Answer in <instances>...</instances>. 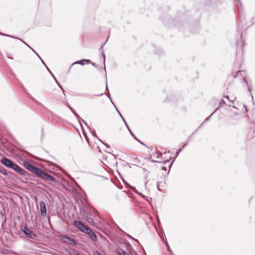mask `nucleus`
<instances>
[{"instance_id": "nucleus-1", "label": "nucleus", "mask_w": 255, "mask_h": 255, "mask_svg": "<svg viewBox=\"0 0 255 255\" xmlns=\"http://www.w3.org/2000/svg\"><path fill=\"white\" fill-rule=\"evenodd\" d=\"M1 162L5 166L12 169L15 172L18 173L21 175L23 176L26 179L29 174L23 168H21L18 165L14 163L11 160L6 157H2L1 159Z\"/></svg>"}, {"instance_id": "nucleus-2", "label": "nucleus", "mask_w": 255, "mask_h": 255, "mask_svg": "<svg viewBox=\"0 0 255 255\" xmlns=\"http://www.w3.org/2000/svg\"><path fill=\"white\" fill-rule=\"evenodd\" d=\"M23 166L26 169L35 174L37 177L39 176L42 171L41 169L29 163L28 162H24Z\"/></svg>"}, {"instance_id": "nucleus-3", "label": "nucleus", "mask_w": 255, "mask_h": 255, "mask_svg": "<svg viewBox=\"0 0 255 255\" xmlns=\"http://www.w3.org/2000/svg\"><path fill=\"white\" fill-rule=\"evenodd\" d=\"M38 177L42 179L43 181L47 182L50 184L53 182H55L56 181V179L54 177L48 174L43 170H42Z\"/></svg>"}, {"instance_id": "nucleus-4", "label": "nucleus", "mask_w": 255, "mask_h": 255, "mask_svg": "<svg viewBox=\"0 0 255 255\" xmlns=\"http://www.w3.org/2000/svg\"><path fill=\"white\" fill-rule=\"evenodd\" d=\"M21 229L22 231L27 236L28 238L31 239H35L37 237V235L27 228L26 226H21Z\"/></svg>"}, {"instance_id": "nucleus-5", "label": "nucleus", "mask_w": 255, "mask_h": 255, "mask_svg": "<svg viewBox=\"0 0 255 255\" xmlns=\"http://www.w3.org/2000/svg\"><path fill=\"white\" fill-rule=\"evenodd\" d=\"M62 240L65 243L70 245L75 246L77 245V243L75 239L66 235L62 236Z\"/></svg>"}, {"instance_id": "nucleus-6", "label": "nucleus", "mask_w": 255, "mask_h": 255, "mask_svg": "<svg viewBox=\"0 0 255 255\" xmlns=\"http://www.w3.org/2000/svg\"><path fill=\"white\" fill-rule=\"evenodd\" d=\"M74 225L77 228L80 229L81 232H85L87 229H89V226L84 225L80 221H74Z\"/></svg>"}, {"instance_id": "nucleus-7", "label": "nucleus", "mask_w": 255, "mask_h": 255, "mask_svg": "<svg viewBox=\"0 0 255 255\" xmlns=\"http://www.w3.org/2000/svg\"><path fill=\"white\" fill-rule=\"evenodd\" d=\"M85 233H86L87 234H88L91 238V239L93 241H97V237L95 233L93 231V230L89 227V229H87V230L86 231Z\"/></svg>"}, {"instance_id": "nucleus-8", "label": "nucleus", "mask_w": 255, "mask_h": 255, "mask_svg": "<svg viewBox=\"0 0 255 255\" xmlns=\"http://www.w3.org/2000/svg\"><path fill=\"white\" fill-rule=\"evenodd\" d=\"M41 215L44 217L46 215V205L44 201H41L39 203Z\"/></svg>"}, {"instance_id": "nucleus-9", "label": "nucleus", "mask_w": 255, "mask_h": 255, "mask_svg": "<svg viewBox=\"0 0 255 255\" xmlns=\"http://www.w3.org/2000/svg\"><path fill=\"white\" fill-rule=\"evenodd\" d=\"M68 107L70 108V109L71 110V111L73 112V113L74 114V115L76 116V117L77 118V120L78 121H80L81 120V118L80 117V116L78 115V114L76 112V111H75V110L72 108L69 105H68Z\"/></svg>"}, {"instance_id": "nucleus-10", "label": "nucleus", "mask_w": 255, "mask_h": 255, "mask_svg": "<svg viewBox=\"0 0 255 255\" xmlns=\"http://www.w3.org/2000/svg\"><path fill=\"white\" fill-rule=\"evenodd\" d=\"M117 253L118 255H129L128 254L121 249L117 250Z\"/></svg>"}, {"instance_id": "nucleus-11", "label": "nucleus", "mask_w": 255, "mask_h": 255, "mask_svg": "<svg viewBox=\"0 0 255 255\" xmlns=\"http://www.w3.org/2000/svg\"><path fill=\"white\" fill-rule=\"evenodd\" d=\"M52 76L54 79V80L55 81V82L58 85L59 87L60 88L63 90V93H64V91L62 86L59 83V82H58V81L57 80V79H56L55 77L54 76V75L53 74H52Z\"/></svg>"}, {"instance_id": "nucleus-12", "label": "nucleus", "mask_w": 255, "mask_h": 255, "mask_svg": "<svg viewBox=\"0 0 255 255\" xmlns=\"http://www.w3.org/2000/svg\"><path fill=\"white\" fill-rule=\"evenodd\" d=\"M105 43H103L101 45V47L100 48V49H101V53L103 55V59H104V63H105V55L104 53V51H103V46L104 45H105Z\"/></svg>"}, {"instance_id": "nucleus-13", "label": "nucleus", "mask_w": 255, "mask_h": 255, "mask_svg": "<svg viewBox=\"0 0 255 255\" xmlns=\"http://www.w3.org/2000/svg\"><path fill=\"white\" fill-rule=\"evenodd\" d=\"M75 64H80V65H84L85 63H84V60H80V61H78L77 62H75L74 63H73L72 65H71V66H72L73 65H75Z\"/></svg>"}, {"instance_id": "nucleus-14", "label": "nucleus", "mask_w": 255, "mask_h": 255, "mask_svg": "<svg viewBox=\"0 0 255 255\" xmlns=\"http://www.w3.org/2000/svg\"><path fill=\"white\" fill-rule=\"evenodd\" d=\"M182 150V148H180V149H179V150L178 151H176L175 156L174 157V159L170 163V167H171V165L172 164V163L174 162L175 158L178 156V154L179 153V152L180 151H181Z\"/></svg>"}, {"instance_id": "nucleus-15", "label": "nucleus", "mask_w": 255, "mask_h": 255, "mask_svg": "<svg viewBox=\"0 0 255 255\" xmlns=\"http://www.w3.org/2000/svg\"><path fill=\"white\" fill-rule=\"evenodd\" d=\"M244 81H245V82H246L247 84V86H248V91L249 92L251 93L252 92V86L251 85H248V81L247 80H246V79L245 78L244 79Z\"/></svg>"}, {"instance_id": "nucleus-16", "label": "nucleus", "mask_w": 255, "mask_h": 255, "mask_svg": "<svg viewBox=\"0 0 255 255\" xmlns=\"http://www.w3.org/2000/svg\"><path fill=\"white\" fill-rule=\"evenodd\" d=\"M0 172L4 175H7L8 174V171L4 168L0 169Z\"/></svg>"}, {"instance_id": "nucleus-17", "label": "nucleus", "mask_w": 255, "mask_h": 255, "mask_svg": "<svg viewBox=\"0 0 255 255\" xmlns=\"http://www.w3.org/2000/svg\"><path fill=\"white\" fill-rule=\"evenodd\" d=\"M107 97L110 99L111 102L112 103V104H113V105L115 106L117 112L118 113V114H119V113H120L119 112V111L118 110V109H117V108L116 107V106H115V105L114 104V103L112 102V99H111V96L110 95L109 93H108V94L107 95Z\"/></svg>"}, {"instance_id": "nucleus-18", "label": "nucleus", "mask_w": 255, "mask_h": 255, "mask_svg": "<svg viewBox=\"0 0 255 255\" xmlns=\"http://www.w3.org/2000/svg\"><path fill=\"white\" fill-rule=\"evenodd\" d=\"M216 110H215L209 117H208L201 125V126H202L205 122L208 121L210 117L212 116V115L216 112Z\"/></svg>"}, {"instance_id": "nucleus-19", "label": "nucleus", "mask_w": 255, "mask_h": 255, "mask_svg": "<svg viewBox=\"0 0 255 255\" xmlns=\"http://www.w3.org/2000/svg\"><path fill=\"white\" fill-rule=\"evenodd\" d=\"M156 155V157L157 158H161V157L162 156V154H159L157 152H156L155 153L153 154V156Z\"/></svg>"}, {"instance_id": "nucleus-20", "label": "nucleus", "mask_w": 255, "mask_h": 255, "mask_svg": "<svg viewBox=\"0 0 255 255\" xmlns=\"http://www.w3.org/2000/svg\"><path fill=\"white\" fill-rule=\"evenodd\" d=\"M122 120L123 121H124L127 128H128V130H129L130 129V128H129L128 125L127 124V122H126V121L125 120V119H124L123 117H122Z\"/></svg>"}, {"instance_id": "nucleus-21", "label": "nucleus", "mask_w": 255, "mask_h": 255, "mask_svg": "<svg viewBox=\"0 0 255 255\" xmlns=\"http://www.w3.org/2000/svg\"><path fill=\"white\" fill-rule=\"evenodd\" d=\"M165 246H166V247L167 249V250L170 252H171V250L170 249V248H169V246L168 244V243H167V242L166 241V242H165Z\"/></svg>"}, {"instance_id": "nucleus-22", "label": "nucleus", "mask_w": 255, "mask_h": 255, "mask_svg": "<svg viewBox=\"0 0 255 255\" xmlns=\"http://www.w3.org/2000/svg\"><path fill=\"white\" fill-rule=\"evenodd\" d=\"M99 141H100L102 144H103L104 145H105V146L106 147H107V148H110V146H109L108 144H106L104 142H103L102 140H101V139H99Z\"/></svg>"}, {"instance_id": "nucleus-23", "label": "nucleus", "mask_w": 255, "mask_h": 255, "mask_svg": "<svg viewBox=\"0 0 255 255\" xmlns=\"http://www.w3.org/2000/svg\"><path fill=\"white\" fill-rule=\"evenodd\" d=\"M130 189L133 191H134V192H136V193H138V192L137 191V190L136 189V188L134 187H132V186H130Z\"/></svg>"}, {"instance_id": "nucleus-24", "label": "nucleus", "mask_w": 255, "mask_h": 255, "mask_svg": "<svg viewBox=\"0 0 255 255\" xmlns=\"http://www.w3.org/2000/svg\"><path fill=\"white\" fill-rule=\"evenodd\" d=\"M79 121V124L81 125V126H82V122H83V123H84V124H85L87 126V124H86V123L85 122V121H84L83 119H82L81 118L80 122V121Z\"/></svg>"}, {"instance_id": "nucleus-25", "label": "nucleus", "mask_w": 255, "mask_h": 255, "mask_svg": "<svg viewBox=\"0 0 255 255\" xmlns=\"http://www.w3.org/2000/svg\"><path fill=\"white\" fill-rule=\"evenodd\" d=\"M84 62H85L86 64H90L91 63V61L89 59H84Z\"/></svg>"}, {"instance_id": "nucleus-26", "label": "nucleus", "mask_w": 255, "mask_h": 255, "mask_svg": "<svg viewBox=\"0 0 255 255\" xmlns=\"http://www.w3.org/2000/svg\"><path fill=\"white\" fill-rule=\"evenodd\" d=\"M139 196H140L141 197H142V198L145 199V196L143 195L140 192H138V193H137Z\"/></svg>"}, {"instance_id": "nucleus-27", "label": "nucleus", "mask_w": 255, "mask_h": 255, "mask_svg": "<svg viewBox=\"0 0 255 255\" xmlns=\"http://www.w3.org/2000/svg\"><path fill=\"white\" fill-rule=\"evenodd\" d=\"M87 221L90 223H92L93 222V221L92 220V219H89L88 218V219L87 220Z\"/></svg>"}, {"instance_id": "nucleus-28", "label": "nucleus", "mask_w": 255, "mask_h": 255, "mask_svg": "<svg viewBox=\"0 0 255 255\" xmlns=\"http://www.w3.org/2000/svg\"><path fill=\"white\" fill-rule=\"evenodd\" d=\"M1 35H4V36H9V37H11L12 38H15L14 36H11V35H6V34H1Z\"/></svg>"}, {"instance_id": "nucleus-29", "label": "nucleus", "mask_w": 255, "mask_h": 255, "mask_svg": "<svg viewBox=\"0 0 255 255\" xmlns=\"http://www.w3.org/2000/svg\"><path fill=\"white\" fill-rule=\"evenodd\" d=\"M46 68L47 69V70L48 71V72L52 75V74H53V73L51 72V71L50 70V69L48 68V67L47 66H46Z\"/></svg>"}, {"instance_id": "nucleus-30", "label": "nucleus", "mask_w": 255, "mask_h": 255, "mask_svg": "<svg viewBox=\"0 0 255 255\" xmlns=\"http://www.w3.org/2000/svg\"><path fill=\"white\" fill-rule=\"evenodd\" d=\"M129 132H130V133L132 135V136H134V133L131 131V130H130V129L129 130H128Z\"/></svg>"}, {"instance_id": "nucleus-31", "label": "nucleus", "mask_w": 255, "mask_h": 255, "mask_svg": "<svg viewBox=\"0 0 255 255\" xmlns=\"http://www.w3.org/2000/svg\"><path fill=\"white\" fill-rule=\"evenodd\" d=\"M106 91H107L108 92H109V89H108V88L107 81H106Z\"/></svg>"}, {"instance_id": "nucleus-32", "label": "nucleus", "mask_w": 255, "mask_h": 255, "mask_svg": "<svg viewBox=\"0 0 255 255\" xmlns=\"http://www.w3.org/2000/svg\"><path fill=\"white\" fill-rule=\"evenodd\" d=\"M138 142H139L141 144L144 145V146H146L145 144L144 143H143V142H141L140 141H139L138 139L137 140Z\"/></svg>"}, {"instance_id": "nucleus-33", "label": "nucleus", "mask_w": 255, "mask_h": 255, "mask_svg": "<svg viewBox=\"0 0 255 255\" xmlns=\"http://www.w3.org/2000/svg\"><path fill=\"white\" fill-rule=\"evenodd\" d=\"M40 60H41L42 64H44L45 65V66L46 67V65L45 63L44 62V61L42 59H41Z\"/></svg>"}, {"instance_id": "nucleus-34", "label": "nucleus", "mask_w": 255, "mask_h": 255, "mask_svg": "<svg viewBox=\"0 0 255 255\" xmlns=\"http://www.w3.org/2000/svg\"><path fill=\"white\" fill-rule=\"evenodd\" d=\"M151 161L153 162H157V163H160L161 162L160 161L154 160H152Z\"/></svg>"}, {"instance_id": "nucleus-35", "label": "nucleus", "mask_w": 255, "mask_h": 255, "mask_svg": "<svg viewBox=\"0 0 255 255\" xmlns=\"http://www.w3.org/2000/svg\"><path fill=\"white\" fill-rule=\"evenodd\" d=\"M157 187L158 190H160V189L159 187V183L158 182L157 183Z\"/></svg>"}, {"instance_id": "nucleus-36", "label": "nucleus", "mask_w": 255, "mask_h": 255, "mask_svg": "<svg viewBox=\"0 0 255 255\" xmlns=\"http://www.w3.org/2000/svg\"><path fill=\"white\" fill-rule=\"evenodd\" d=\"M91 64L93 66L96 67H97V66L95 65V64L94 63H91Z\"/></svg>"}, {"instance_id": "nucleus-37", "label": "nucleus", "mask_w": 255, "mask_h": 255, "mask_svg": "<svg viewBox=\"0 0 255 255\" xmlns=\"http://www.w3.org/2000/svg\"><path fill=\"white\" fill-rule=\"evenodd\" d=\"M35 54H36V55L39 57V58L40 59H41V58L40 57V56H39V55H38L36 52H35Z\"/></svg>"}, {"instance_id": "nucleus-38", "label": "nucleus", "mask_w": 255, "mask_h": 255, "mask_svg": "<svg viewBox=\"0 0 255 255\" xmlns=\"http://www.w3.org/2000/svg\"><path fill=\"white\" fill-rule=\"evenodd\" d=\"M187 143H185V144L183 146V147H182L181 148H182V149H183V148H184V147L187 145Z\"/></svg>"}, {"instance_id": "nucleus-39", "label": "nucleus", "mask_w": 255, "mask_h": 255, "mask_svg": "<svg viewBox=\"0 0 255 255\" xmlns=\"http://www.w3.org/2000/svg\"><path fill=\"white\" fill-rule=\"evenodd\" d=\"M169 162V160L168 159H167V160H165L164 161V163H166V162Z\"/></svg>"}, {"instance_id": "nucleus-40", "label": "nucleus", "mask_w": 255, "mask_h": 255, "mask_svg": "<svg viewBox=\"0 0 255 255\" xmlns=\"http://www.w3.org/2000/svg\"><path fill=\"white\" fill-rule=\"evenodd\" d=\"M30 49L35 53L36 52L32 48H30Z\"/></svg>"}, {"instance_id": "nucleus-41", "label": "nucleus", "mask_w": 255, "mask_h": 255, "mask_svg": "<svg viewBox=\"0 0 255 255\" xmlns=\"http://www.w3.org/2000/svg\"><path fill=\"white\" fill-rule=\"evenodd\" d=\"M30 49L35 53L36 52L32 48H30Z\"/></svg>"}, {"instance_id": "nucleus-42", "label": "nucleus", "mask_w": 255, "mask_h": 255, "mask_svg": "<svg viewBox=\"0 0 255 255\" xmlns=\"http://www.w3.org/2000/svg\"><path fill=\"white\" fill-rule=\"evenodd\" d=\"M136 140H138V139L137 138V137L134 135V136H133Z\"/></svg>"}, {"instance_id": "nucleus-43", "label": "nucleus", "mask_w": 255, "mask_h": 255, "mask_svg": "<svg viewBox=\"0 0 255 255\" xmlns=\"http://www.w3.org/2000/svg\"><path fill=\"white\" fill-rule=\"evenodd\" d=\"M162 170H166V167H162Z\"/></svg>"}, {"instance_id": "nucleus-44", "label": "nucleus", "mask_w": 255, "mask_h": 255, "mask_svg": "<svg viewBox=\"0 0 255 255\" xmlns=\"http://www.w3.org/2000/svg\"><path fill=\"white\" fill-rule=\"evenodd\" d=\"M119 115L122 118L123 116H122V115H121V114L120 113H119Z\"/></svg>"}, {"instance_id": "nucleus-45", "label": "nucleus", "mask_w": 255, "mask_h": 255, "mask_svg": "<svg viewBox=\"0 0 255 255\" xmlns=\"http://www.w3.org/2000/svg\"><path fill=\"white\" fill-rule=\"evenodd\" d=\"M24 42V43H25V45L28 47V45L27 44H26L25 42Z\"/></svg>"}, {"instance_id": "nucleus-46", "label": "nucleus", "mask_w": 255, "mask_h": 255, "mask_svg": "<svg viewBox=\"0 0 255 255\" xmlns=\"http://www.w3.org/2000/svg\"><path fill=\"white\" fill-rule=\"evenodd\" d=\"M104 94L102 93V94H100V95H99L98 96H102V95H103Z\"/></svg>"}, {"instance_id": "nucleus-47", "label": "nucleus", "mask_w": 255, "mask_h": 255, "mask_svg": "<svg viewBox=\"0 0 255 255\" xmlns=\"http://www.w3.org/2000/svg\"><path fill=\"white\" fill-rule=\"evenodd\" d=\"M93 136H94L98 138L97 136H96V135H95V134H93Z\"/></svg>"}, {"instance_id": "nucleus-48", "label": "nucleus", "mask_w": 255, "mask_h": 255, "mask_svg": "<svg viewBox=\"0 0 255 255\" xmlns=\"http://www.w3.org/2000/svg\"><path fill=\"white\" fill-rule=\"evenodd\" d=\"M28 47L30 49V48H31L30 46H29V45L28 46Z\"/></svg>"}, {"instance_id": "nucleus-49", "label": "nucleus", "mask_w": 255, "mask_h": 255, "mask_svg": "<svg viewBox=\"0 0 255 255\" xmlns=\"http://www.w3.org/2000/svg\"><path fill=\"white\" fill-rule=\"evenodd\" d=\"M252 99H253V95H252Z\"/></svg>"}, {"instance_id": "nucleus-50", "label": "nucleus", "mask_w": 255, "mask_h": 255, "mask_svg": "<svg viewBox=\"0 0 255 255\" xmlns=\"http://www.w3.org/2000/svg\"><path fill=\"white\" fill-rule=\"evenodd\" d=\"M147 182L145 183V186H146Z\"/></svg>"}, {"instance_id": "nucleus-51", "label": "nucleus", "mask_w": 255, "mask_h": 255, "mask_svg": "<svg viewBox=\"0 0 255 255\" xmlns=\"http://www.w3.org/2000/svg\"><path fill=\"white\" fill-rule=\"evenodd\" d=\"M254 128H255V129H254V131L255 132V127Z\"/></svg>"}]
</instances>
